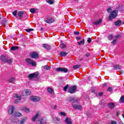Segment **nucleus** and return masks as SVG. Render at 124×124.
Wrapping results in <instances>:
<instances>
[{
    "mask_svg": "<svg viewBox=\"0 0 124 124\" xmlns=\"http://www.w3.org/2000/svg\"><path fill=\"white\" fill-rule=\"evenodd\" d=\"M27 120V117H23L21 120H19L16 118H14V119H13L11 121L16 124H24L26 122Z\"/></svg>",
    "mask_w": 124,
    "mask_h": 124,
    "instance_id": "1",
    "label": "nucleus"
},
{
    "mask_svg": "<svg viewBox=\"0 0 124 124\" xmlns=\"http://www.w3.org/2000/svg\"><path fill=\"white\" fill-rule=\"evenodd\" d=\"M0 60H1L2 62L8 63V64H11L12 62V60L9 59L7 55H2L0 57Z\"/></svg>",
    "mask_w": 124,
    "mask_h": 124,
    "instance_id": "2",
    "label": "nucleus"
},
{
    "mask_svg": "<svg viewBox=\"0 0 124 124\" xmlns=\"http://www.w3.org/2000/svg\"><path fill=\"white\" fill-rule=\"evenodd\" d=\"M118 10L115 9L112 11L111 13L109 15L108 20L111 21L113 19L116 18L118 16Z\"/></svg>",
    "mask_w": 124,
    "mask_h": 124,
    "instance_id": "3",
    "label": "nucleus"
},
{
    "mask_svg": "<svg viewBox=\"0 0 124 124\" xmlns=\"http://www.w3.org/2000/svg\"><path fill=\"white\" fill-rule=\"evenodd\" d=\"M39 77V74L36 73H31L28 76V78L30 80H32L33 79H37Z\"/></svg>",
    "mask_w": 124,
    "mask_h": 124,
    "instance_id": "4",
    "label": "nucleus"
},
{
    "mask_svg": "<svg viewBox=\"0 0 124 124\" xmlns=\"http://www.w3.org/2000/svg\"><path fill=\"white\" fill-rule=\"evenodd\" d=\"M26 62L29 65H31L32 66H36V62L30 58H27L26 59Z\"/></svg>",
    "mask_w": 124,
    "mask_h": 124,
    "instance_id": "5",
    "label": "nucleus"
},
{
    "mask_svg": "<svg viewBox=\"0 0 124 124\" xmlns=\"http://www.w3.org/2000/svg\"><path fill=\"white\" fill-rule=\"evenodd\" d=\"M77 90V86L76 85H74L73 86H71L68 89V92L69 93H74Z\"/></svg>",
    "mask_w": 124,
    "mask_h": 124,
    "instance_id": "6",
    "label": "nucleus"
},
{
    "mask_svg": "<svg viewBox=\"0 0 124 124\" xmlns=\"http://www.w3.org/2000/svg\"><path fill=\"white\" fill-rule=\"evenodd\" d=\"M67 101L70 103H75L78 102V99L74 97H69L67 98Z\"/></svg>",
    "mask_w": 124,
    "mask_h": 124,
    "instance_id": "7",
    "label": "nucleus"
},
{
    "mask_svg": "<svg viewBox=\"0 0 124 124\" xmlns=\"http://www.w3.org/2000/svg\"><path fill=\"white\" fill-rule=\"evenodd\" d=\"M31 57L33 59H36L39 58V55L36 52H32L30 54Z\"/></svg>",
    "mask_w": 124,
    "mask_h": 124,
    "instance_id": "8",
    "label": "nucleus"
},
{
    "mask_svg": "<svg viewBox=\"0 0 124 124\" xmlns=\"http://www.w3.org/2000/svg\"><path fill=\"white\" fill-rule=\"evenodd\" d=\"M31 99L33 102H38L41 100V98L39 96H31Z\"/></svg>",
    "mask_w": 124,
    "mask_h": 124,
    "instance_id": "9",
    "label": "nucleus"
},
{
    "mask_svg": "<svg viewBox=\"0 0 124 124\" xmlns=\"http://www.w3.org/2000/svg\"><path fill=\"white\" fill-rule=\"evenodd\" d=\"M56 71L63 72L64 73H67L68 72V70L67 69L63 67H59L56 69Z\"/></svg>",
    "mask_w": 124,
    "mask_h": 124,
    "instance_id": "10",
    "label": "nucleus"
},
{
    "mask_svg": "<svg viewBox=\"0 0 124 124\" xmlns=\"http://www.w3.org/2000/svg\"><path fill=\"white\" fill-rule=\"evenodd\" d=\"M72 107L75 110L78 109V110H81L82 109L81 106H80L79 105L74 104V105H73Z\"/></svg>",
    "mask_w": 124,
    "mask_h": 124,
    "instance_id": "11",
    "label": "nucleus"
},
{
    "mask_svg": "<svg viewBox=\"0 0 124 124\" xmlns=\"http://www.w3.org/2000/svg\"><path fill=\"white\" fill-rule=\"evenodd\" d=\"M114 24L117 27H120L122 24H123V22L120 20H116L114 22Z\"/></svg>",
    "mask_w": 124,
    "mask_h": 124,
    "instance_id": "12",
    "label": "nucleus"
},
{
    "mask_svg": "<svg viewBox=\"0 0 124 124\" xmlns=\"http://www.w3.org/2000/svg\"><path fill=\"white\" fill-rule=\"evenodd\" d=\"M44 22L48 24H51L54 22V20L53 18H51L48 19H44Z\"/></svg>",
    "mask_w": 124,
    "mask_h": 124,
    "instance_id": "13",
    "label": "nucleus"
},
{
    "mask_svg": "<svg viewBox=\"0 0 124 124\" xmlns=\"http://www.w3.org/2000/svg\"><path fill=\"white\" fill-rule=\"evenodd\" d=\"M15 108L13 106H12L11 108H9L8 110V114L9 115L14 114V111Z\"/></svg>",
    "mask_w": 124,
    "mask_h": 124,
    "instance_id": "14",
    "label": "nucleus"
},
{
    "mask_svg": "<svg viewBox=\"0 0 124 124\" xmlns=\"http://www.w3.org/2000/svg\"><path fill=\"white\" fill-rule=\"evenodd\" d=\"M43 47H44L46 50H50L51 46L50 45H48L46 44H43Z\"/></svg>",
    "mask_w": 124,
    "mask_h": 124,
    "instance_id": "15",
    "label": "nucleus"
},
{
    "mask_svg": "<svg viewBox=\"0 0 124 124\" xmlns=\"http://www.w3.org/2000/svg\"><path fill=\"white\" fill-rule=\"evenodd\" d=\"M15 97L16 98H18L15 101V104H17L18 102H19V101L21 99V97L20 96H18V94H16Z\"/></svg>",
    "mask_w": 124,
    "mask_h": 124,
    "instance_id": "16",
    "label": "nucleus"
},
{
    "mask_svg": "<svg viewBox=\"0 0 124 124\" xmlns=\"http://www.w3.org/2000/svg\"><path fill=\"white\" fill-rule=\"evenodd\" d=\"M46 123V121L44 120L43 118H42L41 119H39L38 121L37 124H44Z\"/></svg>",
    "mask_w": 124,
    "mask_h": 124,
    "instance_id": "17",
    "label": "nucleus"
},
{
    "mask_svg": "<svg viewBox=\"0 0 124 124\" xmlns=\"http://www.w3.org/2000/svg\"><path fill=\"white\" fill-rule=\"evenodd\" d=\"M108 108L110 109H113L114 108L115 105L114 103L111 102L108 104Z\"/></svg>",
    "mask_w": 124,
    "mask_h": 124,
    "instance_id": "18",
    "label": "nucleus"
},
{
    "mask_svg": "<svg viewBox=\"0 0 124 124\" xmlns=\"http://www.w3.org/2000/svg\"><path fill=\"white\" fill-rule=\"evenodd\" d=\"M65 122L67 124H72V122L69 117H66Z\"/></svg>",
    "mask_w": 124,
    "mask_h": 124,
    "instance_id": "19",
    "label": "nucleus"
},
{
    "mask_svg": "<svg viewBox=\"0 0 124 124\" xmlns=\"http://www.w3.org/2000/svg\"><path fill=\"white\" fill-rule=\"evenodd\" d=\"M40 116V114L39 112L36 113L35 115L32 117V122H35V120H36L37 118Z\"/></svg>",
    "mask_w": 124,
    "mask_h": 124,
    "instance_id": "20",
    "label": "nucleus"
},
{
    "mask_svg": "<svg viewBox=\"0 0 124 124\" xmlns=\"http://www.w3.org/2000/svg\"><path fill=\"white\" fill-rule=\"evenodd\" d=\"M24 14V12L22 11H19L17 13V15L19 17V19H21L23 18V15Z\"/></svg>",
    "mask_w": 124,
    "mask_h": 124,
    "instance_id": "21",
    "label": "nucleus"
},
{
    "mask_svg": "<svg viewBox=\"0 0 124 124\" xmlns=\"http://www.w3.org/2000/svg\"><path fill=\"white\" fill-rule=\"evenodd\" d=\"M112 68L114 70H117L118 69H120L121 66H120L119 64H115V65H114L113 66H112Z\"/></svg>",
    "mask_w": 124,
    "mask_h": 124,
    "instance_id": "22",
    "label": "nucleus"
},
{
    "mask_svg": "<svg viewBox=\"0 0 124 124\" xmlns=\"http://www.w3.org/2000/svg\"><path fill=\"white\" fill-rule=\"evenodd\" d=\"M101 23H102V19H99L98 21H96L94 23H93L95 25H99Z\"/></svg>",
    "mask_w": 124,
    "mask_h": 124,
    "instance_id": "23",
    "label": "nucleus"
},
{
    "mask_svg": "<svg viewBox=\"0 0 124 124\" xmlns=\"http://www.w3.org/2000/svg\"><path fill=\"white\" fill-rule=\"evenodd\" d=\"M67 54H68V53L66 52L62 51L60 52V56L61 57H66Z\"/></svg>",
    "mask_w": 124,
    "mask_h": 124,
    "instance_id": "24",
    "label": "nucleus"
},
{
    "mask_svg": "<svg viewBox=\"0 0 124 124\" xmlns=\"http://www.w3.org/2000/svg\"><path fill=\"white\" fill-rule=\"evenodd\" d=\"M13 115H14L15 116H16V117H21V116H23V115L21 114L19 112L14 113V114H13Z\"/></svg>",
    "mask_w": 124,
    "mask_h": 124,
    "instance_id": "25",
    "label": "nucleus"
},
{
    "mask_svg": "<svg viewBox=\"0 0 124 124\" xmlns=\"http://www.w3.org/2000/svg\"><path fill=\"white\" fill-rule=\"evenodd\" d=\"M47 91L48 93L52 94L54 92V90L50 87H48L47 88Z\"/></svg>",
    "mask_w": 124,
    "mask_h": 124,
    "instance_id": "26",
    "label": "nucleus"
},
{
    "mask_svg": "<svg viewBox=\"0 0 124 124\" xmlns=\"http://www.w3.org/2000/svg\"><path fill=\"white\" fill-rule=\"evenodd\" d=\"M19 47L17 46H12L11 48V51H16V50L18 49Z\"/></svg>",
    "mask_w": 124,
    "mask_h": 124,
    "instance_id": "27",
    "label": "nucleus"
},
{
    "mask_svg": "<svg viewBox=\"0 0 124 124\" xmlns=\"http://www.w3.org/2000/svg\"><path fill=\"white\" fill-rule=\"evenodd\" d=\"M15 78H11L9 80V82L10 83H13L14 84V82H15Z\"/></svg>",
    "mask_w": 124,
    "mask_h": 124,
    "instance_id": "28",
    "label": "nucleus"
},
{
    "mask_svg": "<svg viewBox=\"0 0 124 124\" xmlns=\"http://www.w3.org/2000/svg\"><path fill=\"white\" fill-rule=\"evenodd\" d=\"M46 2L50 5H52L54 3V1H53V0H46Z\"/></svg>",
    "mask_w": 124,
    "mask_h": 124,
    "instance_id": "29",
    "label": "nucleus"
},
{
    "mask_svg": "<svg viewBox=\"0 0 124 124\" xmlns=\"http://www.w3.org/2000/svg\"><path fill=\"white\" fill-rule=\"evenodd\" d=\"M119 102H120L121 103H124V95H123L121 97L120 99H119Z\"/></svg>",
    "mask_w": 124,
    "mask_h": 124,
    "instance_id": "30",
    "label": "nucleus"
},
{
    "mask_svg": "<svg viewBox=\"0 0 124 124\" xmlns=\"http://www.w3.org/2000/svg\"><path fill=\"white\" fill-rule=\"evenodd\" d=\"M44 68L46 70H50L51 67L50 66L45 65L44 66Z\"/></svg>",
    "mask_w": 124,
    "mask_h": 124,
    "instance_id": "31",
    "label": "nucleus"
},
{
    "mask_svg": "<svg viewBox=\"0 0 124 124\" xmlns=\"http://www.w3.org/2000/svg\"><path fill=\"white\" fill-rule=\"evenodd\" d=\"M61 48H66V45L64 44L63 43H61Z\"/></svg>",
    "mask_w": 124,
    "mask_h": 124,
    "instance_id": "32",
    "label": "nucleus"
},
{
    "mask_svg": "<svg viewBox=\"0 0 124 124\" xmlns=\"http://www.w3.org/2000/svg\"><path fill=\"white\" fill-rule=\"evenodd\" d=\"M23 111H24L26 113H30V109L26 108H23Z\"/></svg>",
    "mask_w": 124,
    "mask_h": 124,
    "instance_id": "33",
    "label": "nucleus"
},
{
    "mask_svg": "<svg viewBox=\"0 0 124 124\" xmlns=\"http://www.w3.org/2000/svg\"><path fill=\"white\" fill-rule=\"evenodd\" d=\"M85 40L84 39L82 40V41H81L80 42H78V44L79 46L81 45V44L84 45Z\"/></svg>",
    "mask_w": 124,
    "mask_h": 124,
    "instance_id": "34",
    "label": "nucleus"
},
{
    "mask_svg": "<svg viewBox=\"0 0 124 124\" xmlns=\"http://www.w3.org/2000/svg\"><path fill=\"white\" fill-rule=\"evenodd\" d=\"M25 31L27 32H30L31 31H34V29H25Z\"/></svg>",
    "mask_w": 124,
    "mask_h": 124,
    "instance_id": "35",
    "label": "nucleus"
},
{
    "mask_svg": "<svg viewBox=\"0 0 124 124\" xmlns=\"http://www.w3.org/2000/svg\"><path fill=\"white\" fill-rule=\"evenodd\" d=\"M25 93L26 95H30V92L29 91V90L28 89L25 90Z\"/></svg>",
    "mask_w": 124,
    "mask_h": 124,
    "instance_id": "36",
    "label": "nucleus"
},
{
    "mask_svg": "<svg viewBox=\"0 0 124 124\" xmlns=\"http://www.w3.org/2000/svg\"><path fill=\"white\" fill-rule=\"evenodd\" d=\"M1 24L2 25H5V24H6V20H5L4 18L3 19V20L1 21Z\"/></svg>",
    "mask_w": 124,
    "mask_h": 124,
    "instance_id": "37",
    "label": "nucleus"
},
{
    "mask_svg": "<svg viewBox=\"0 0 124 124\" xmlns=\"http://www.w3.org/2000/svg\"><path fill=\"white\" fill-rule=\"evenodd\" d=\"M30 12H31V14H34L35 10L34 8H31V9H30Z\"/></svg>",
    "mask_w": 124,
    "mask_h": 124,
    "instance_id": "38",
    "label": "nucleus"
},
{
    "mask_svg": "<svg viewBox=\"0 0 124 124\" xmlns=\"http://www.w3.org/2000/svg\"><path fill=\"white\" fill-rule=\"evenodd\" d=\"M113 38V34H110V35H109L108 36V39L109 40H112Z\"/></svg>",
    "mask_w": 124,
    "mask_h": 124,
    "instance_id": "39",
    "label": "nucleus"
},
{
    "mask_svg": "<svg viewBox=\"0 0 124 124\" xmlns=\"http://www.w3.org/2000/svg\"><path fill=\"white\" fill-rule=\"evenodd\" d=\"M80 65H75L73 67V68H74L75 69H77L78 68H80Z\"/></svg>",
    "mask_w": 124,
    "mask_h": 124,
    "instance_id": "40",
    "label": "nucleus"
},
{
    "mask_svg": "<svg viewBox=\"0 0 124 124\" xmlns=\"http://www.w3.org/2000/svg\"><path fill=\"white\" fill-rule=\"evenodd\" d=\"M60 114H61V116H66V113L63 111H61L60 112Z\"/></svg>",
    "mask_w": 124,
    "mask_h": 124,
    "instance_id": "41",
    "label": "nucleus"
},
{
    "mask_svg": "<svg viewBox=\"0 0 124 124\" xmlns=\"http://www.w3.org/2000/svg\"><path fill=\"white\" fill-rule=\"evenodd\" d=\"M68 87H69V85L68 84L66 85V86L64 87V91L65 92L67 91V89Z\"/></svg>",
    "mask_w": 124,
    "mask_h": 124,
    "instance_id": "42",
    "label": "nucleus"
},
{
    "mask_svg": "<svg viewBox=\"0 0 124 124\" xmlns=\"http://www.w3.org/2000/svg\"><path fill=\"white\" fill-rule=\"evenodd\" d=\"M100 105L102 108H104L105 105H106V103L105 102H101Z\"/></svg>",
    "mask_w": 124,
    "mask_h": 124,
    "instance_id": "43",
    "label": "nucleus"
},
{
    "mask_svg": "<svg viewBox=\"0 0 124 124\" xmlns=\"http://www.w3.org/2000/svg\"><path fill=\"white\" fill-rule=\"evenodd\" d=\"M17 10H15L14 12H13V15L15 16H16L17 15Z\"/></svg>",
    "mask_w": 124,
    "mask_h": 124,
    "instance_id": "44",
    "label": "nucleus"
},
{
    "mask_svg": "<svg viewBox=\"0 0 124 124\" xmlns=\"http://www.w3.org/2000/svg\"><path fill=\"white\" fill-rule=\"evenodd\" d=\"M107 11L108 12V13H111V11H112V9H111V8H109L108 10Z\"/></svg>",
    "mask_w": 124,
    "mask_h": 124,
    "instance_id": "45",
    "label": "nucleus"
},
{
    "mask_svg": "<svg viewBox=\"0 0 124 124\" xmlns=\"http://www.w3.org/2000/svg\"><path fill=\"white\" fill-rule=\"evenodd\" d=\"M74 34L76 35H79L80 34V32L75 31L74 32Z\"/></svg>",
    "mask_w": 124,
    "mask_h": 124,
    "instance_id": "46",
    "label": "nucleus"
},
{
    "mask_svg": "<svg viewBox=\"0 0 124 124\" xmlns=\"http://www.w3.org/2000/svg\"><path fill=\"white\" fill-rule=\"evenodd\" d=\"M116 41H117L116 40H114L113 41H112L111 43L112 45H114L115 44H116Z\"/></svg>",
    "mask_w": 124,
    "mask_h": 124,
    "instance_id": "47",
    "label": "nucleus"
},
{
    "mask_svg": "<svg viewBox=\"0 0 124 124\" xmlns=\"http://www.w3.org/2000/svg\"><path fill=\"white\" fill-rule=\"evenodd\" d=\"M120 113H121L120 111V110H118V111H117V112H116V116H119V115L120 114Z\"/></svg>",
    "mask_w": 124,
    "mask_h": 124,
    "instance_id": "48",
    "label": "nucleus"
},
{
    "mask_svg": "<svg viewBox=\"0 0 124 124\" xmlns=\"http://www.w3.org/2000/svg\"><path fill=\"white\" fill-rule=\"evenodd\" d=\"M92 40L91 38H88L87 42L88 43H90L91 42Z\"/></svg>",
    "mask_w": 124,
    "mask_h": 124,
    "instance_id": "49",
    "label": "nucleus"
},
{
    "mask_svg": "<svg viewBox=\"0 0 124 124\" xmlns=\"http://www.w3.org/2000/svg\"><path fill=\"white\" fill-rule=\"evenodd\" d=\"M90 52H88L87 53H86V54H85V56H86V57H90Z\"/></svg>",
    "mask_w": 124,
    "mask_h": 124,
    "instance_id": "50",
    "label": "nucleus"
},
{
    "mask_svg": "<svg viewBox=\"0 0 124 124\" xmlns=\"http://www.w3.org/2000/svg\"><path fill=\"white\" fill-rule=\"evenodd\" d=\"M120 36H121V35L120 34L116 35V36H115V38L116 39H118L120 38Z\"/></svg>",
    "mask_w": 124,
    "mask_h": 124,
    "instance_id": "51",
    "label": "nucleus"
},
{
    "mask_svg": "<svg viewBox=\"0 0 124 124\" xmlns=\"http://www.w3.org/2000/svg\"><path fill=\"white\" fill-rule=\"evenodd\" d=\"M103 92H99L98 93V95L99 96H102L103 95Z\"/></svg>",
    "mask_w": 124,
    "mask_h": 124,
    "instance_id": "52",
    "label": "nucleus"
},
{
    "mask_svg": "<svg viewBox=\"0 0 124 124\" xmlns=\"http://www.w3.org/2000/svg\"><path fill=\"white\" fill-rule=\"evenodd\" d=\"M111 91H112V88H111L110 87H108V91L111 92Z\"/></svg>",
    "mask_w": 124,
    "mask_h": 124,
    "instance_id": "53",
    "label": "nucleus"
},
{
    "mask_svg": "<svg viewBox=\"0 0 124 124\" xmlns=\"http://www.w3.org/2000/svg\"><path fill=\"white\" fill-rule=\"evenodd\" d=\"M111 124H117V122L115 121H111Z\"/></svg>",
    "mask_w": 124,
    "mask_h": 124,
    "instance_id": "54",
    "label": "nucleus"
},
{
    "mask_svg": "<svg viewBox=\"0 0 124 124\" xmlns=\"http://www.w3.org/2000/svg\"><path fill=\"white\" fill-rule=\"evenodd\" d=\"M76 40H80L81 39V38L80 37H76Z\"/></svg>",
    "mask_w": 124,
    "mask_h": 124,
    "instance_id": "55",
    "label": "nucleus"
},
{
    "mask_svg": "<svg viewBox=\"0 0 124 124\" xmlns=\"http://www.w3.org/2000/svg\"><path fill=\"white\" fill-rule=\"evenodd\" d=\"M102 85H103V86H104V87H105V86H107V83H103Z\"/></svg>",
    "mask_w": 124,
    "mask_h": 124,
    "instance_id": "56",
    "label": "nucleus"
},
{
    "mask_svg": "<svg viewBox=\"0 0 124 124\" xmlns=\"http://www.w3.org/2000/svg\"><path fill=\"white\" fill-rule=\"evenodd\" d=\"M56 120H57V121H60V118H56Z\"/></svg>",
    "mask_w": 124,
    "mask_h": 124,
    "instance_id": "57",
    "label": "nucleus"
},
{
    "mask_svg": "<svg viewBox=\"0 0 124 124\" xmlns=\"http://www.w3.org/2000/svg\"><path fill=\"white\" fill-rule=\"evenodd\" d=\"M57 106H54V109L56 110L57 109Z\"/></svg>",
    "mask_w": 124,
    "mask_h": 124,
    "instance_id": "58",
    "label": "nucleus"
},
{
    "mask_svg": "<svg viewBox=\"0 0 124 124\" xmlns=\"http://www.w3.org/2000/svg\"><path fill=\"white\" fill-rule=\"evenodd\" d=\"M40 30L41 31H44V29L43 28H41V29H40Z\"/></svg>",
    "mask_w": 124,
    "mask_h": 124,
    "instance_id": "59",
    "label": "nucleus"
},
{
    "mask_svg": "<svg viewBox=\"0 0 124 124\" xmlns=\"http://www.w3.org/2000/svg\"><path fill=\"white\" fill-rule=\"evenodd\" d=\"M92 93H95V90H93V91H92Z\"/></svg>",
    "mask_w": 124,
    "mask_h": 124,
    "instance_id": "60",
    "label": "nucleus"
},
{
    "mask_svg": "<svg viewBox=\"0 0 124 124\" xmlns=\"http://www.w3.org/2000/svg\"><path fill=\"white\" fill-rule=\"evenodd\" d=\"M123 117H124V114H123Z\"/></svg>",
    "mask_w": 124,
    "mask_h": 124,
    "instance_id": "61",
    "label": "nucleus"
},
{
    "mask_svg": "<svg viewBox=\"0 0 124 124\" xmlns=\"http://www.w3.org/2000/svg\"><path fill=\"white\" fill-rule=\"evenodd\" d=\"M122 25H124V21L123 22Z\"/></svg>",
    "mask_w": 124,
    "mask_h": 124,
    "instance_id": "62",
    "label": "nucleus"
},
{
    "mask_svg": "<svg viewBox=\"0 0 124 124\" xmlns=\"http://www.w3.org/2000/svg\"><path fill=\"white\" fill-rule=\"evenodd\" d=\"M124 71L123 70H122V73H123Z\"/></svg>",
    "mask_w": 124,
    "mask_h": 124,
    "instance_id": "63",
    "label": "nucleus"
}]
</instances>
